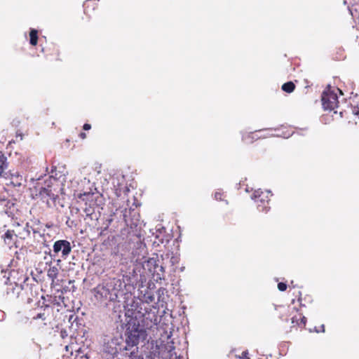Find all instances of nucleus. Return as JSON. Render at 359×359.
<instances>
[{
    "instance_id": "nucleus-27",
    "label": "nucleus",
    "mask_w": 359,
    "mask_h": 359,
    "mask_svg": "<svg viewBox=\"0 0 359 359\" xmlns=\"http://www.w3.org/2000/svg\"><path fill=\"white\" fill-rule=\"evenodd\" d=\"M13 236V231L8 230L4 235V241L6 243L10 244Z\"/></svg>"
},
{
    "instance_id": "nucleus-37",
    "label": "nucleus",
    "mask_w": 359,
    "mask_h": 359,
    "mask_svg": "<svg viewBox=\"0 0 359 359\" xmlns=\"http://www.w3.org/2000/svg\"><path fill=\"white\" fill-rule=\"evenodd\" d=\"M90 356L88 353L83 355H78L77 359H89Z\"/></svg>"
},
{
    "instance_id": "nucleus-28",
    "label": "nucleus",
    "mask_w": 359,
    "mask_h": 359,
    "mask_svg": "<svg viewBox=\"0 0 359 359\" xmlns=\"http://www.w3.org/2000/svg\"><path fill=\"white\" fill-rule=\"evenodd\" d=\"M41 299L43 300L42 302L41 301H39L37 302L38 307L40 308V309H43L44 311L46 309H48L50 308V305L45 303V297L43 296H41Z\"/></svg>"
},
{
    "instance_id": "nucleus-41",
    "label": "nucleus",
    "mask_w": 359,
    "mask_h": 359,
    "mask_svg": "<svg viewBox=\"0 0 359 359\" xmlns=\"http://www.w3.org/2000/svg\"><path fill=\"white\" fill-rule=\"evenodd\" d=\"M52 303L56 304L57 306H60V302L57 300V297H54L53 300L52 301Z\"/></svg>"
},
{
    "instance_id": "nucleus-20",
    "label": "nucleus",
    "mask_w": 359,
    "mask_h": 359,
    "mask_svg": "<svg viewBox=\"0 0 359 359\" xmlns=\"http://www.w3.org/2000/svg\"><path fill=\"white\" fill-rule=\"evenodd\" d=\"M38 42V31L36 29L31 28L29 31V43L32 46H36Z\"/></svg>"
},
{
    "instance_id": "nucleus-36",
    "label": "nucleus",
    "mask_w": 359,
    "mask_h": 359,
    "mask_svg": "<svg viewBox=\"0 0 359 359\" xmlns=\"http://www.w3.org/2000/svg\"><path fill=\"white\" fill-rule=\"evenodd\" d=\"M92 0H87L83 4L84 7V12L86 13L88 11V8L90 7V3Z\"/></svg>"
},
{
    "instance_id": "nucleus-39",
    "label": "nucleus",
    "mask_w": 359,
    "mask_h": 359,
    "mask_svg": "<svg viewBox=\"0 0 359 359\" xmlns=\"http://www.w3.org/2000/svg\"><path fill=\"white\" fill-rule=\"evenodd\" d=\"M91 128V125L89 123H84L83 126V129L84 130H89Z\"/></svg>"
},
{
    "instance_id": "nucleus-22",
    "label": "nucleus",
    "mask_w": 359,
    "mask_h": 359,
    "mask_svg": "<svg viewBox=\"0 0 359 359\" xmlns=\"http://www.w3.org/2000/svg\"><path fill=\"white\" fill-rule=\"evenodd\" d=\"M8 168L7 157L0 152V175H1L4 170Z\"/></svg>"
},
{
    "instance_id": "nucleus-43",
    "label": "nucleus",
    "mask_w": 359,
    "mask_h": 359,
    "mask_svg": "<svg viewBox=\"0 0 359 359\" xmlns=\"http://www.w3.org/2000/svg\"><path fill=\"white\" fill-rule=\"evenodd\" d=\"M355 10L359 12V4L356 3L355 5Z\"/></svg>"
},
{
    "instance_id": "nucleus-5",
    "label": "nucleus",
    "mask_w": 359,
    "mask_h": 359,
    "mask_svg": "<svg viewBox=\"0 0 359 359\" xmlns=\"http://www.w3.org/2000/svg\"><path fill=\"white\" fill-rule=\"evenodd\" d=\"M147 348L149 351L144 353L140 350L127 351L124 357L126 359H163L162 351L165 347L162 341L158 344L157 341L151 340L148 342Z\"/></svg>"
},
{
    "instance_id": "nucleus-44",
    "label": "nucleus",
    "mask_w": 359,
    "mask_h": 359,
    "mask_svg": "<svg viewBox=\"0 0 359 359\" xmlns=\"http://www.w3.org/2000/svg\"><path fill=\"white\" fill-rule=\"evenodd\" d=\"M13 205H14L13 203H11L10 201H8L6 205L9 207V208H11V207L13 206Z\"/></svg>"
},
{
    "instance_id": "nucleus-26",
    "label": "nucleus",
    "mask_w": 359,
    "mask_h": 359,
    "mask_svg": "<svg viewBox=\"0 0 359 359\" xmlns=\"http://www.w3.org/2000/svg\"><path fill=\"white\" fill-rule=\"evenodd\" d=\"M146 305H149V303L154 301V295L150 293L144 294L141 299Z\"/></svg>"
},
{
    "instance_id": "nucleus-3",
    "label": "nucleus",
    "mask_w": 359,
    "mask_h": 359,
    "mask_svg": "<svg viewBox=\"0 0 359 359\" xmlns=\"http://www.w3.org/2000/svg\"><path fill=\"white\" fill-rule=\"evenodd\" d=\"M116 219H121L119 221L121 225L126 226L130 229L129 233H133L139 238L137 242L141 241L142 231L145 226L143 221L140 220V216L138 211L132 208L117 209L114 212Z\"/></svg>"
},
{
    "instance_id": "nucleus-25",
    "label": "nucleus",
    "mask_w": 359,
    "mask_h": 359,
    "mask_svg": "<svg viewBox=\"0 0 359 359\" xmlns=\"http://www.w3.org/2000/svg\"><path fill=\"white\" fill-rule=\"evenodd\" d=\"M79 198H81L82 201H88L90 199L91 203H93V205H95V202H93V194L89 193V192H84L83 194H80Z\"/></svg>"
},
{
    "instance_id": "nucleus-49",
    "label": "nucleus",
    "mask_w": 359,
    "mask_h": 359,
    "mask_svg": "<svg viewBox=\"0 0 359 359\" xmlns=\"http://www.w3.org/2000/svg\"><path fill=\"white\" fill-rule=\"evenodd\" d=\"M32 302V299L31 298H29H29L27 299V303H28V304H30Z\"/></svg>"
},
{
    "instance_id": "nucleus-52",
    "label": "nucleus",
    "mask_w": 359,
    "mask_h": 359,
    "mask_svg": "<svg viewBox=\"0 0 359 359\" xmlns=\"http://www.w3.org/2000/svg\"><path fill=\"white\" fill-rule=\"evenodd\" d=\"M294 322V318H292V323Z\"/></svg>"
},
{
    "instance_id": "nucleus-31",
    "label": "nucleus",
    "mask_w": 359,
    "mask_h": 359,
    "mask_svg": "<svg viewBox=\"0 0 359 359\" xmlns=\"http://www.w3.org/2000/svg\"><path fill=\"white\" fill-rule=\"evenodd\" d=\"M165 260H168L171 263V264L173 266L176 262H177V257H175L174 256H172L170 257L169 254H166L164 256Z\"/></svg>"
},
{
    "instance_id": "nucleus-11",
    "label": "nucleus",
    "mask_w": 359,
    "mask_h": 359,
    "mask_svg": "<svg viewBox=\"0 0 359 359\" xmlns=\"http://www.w3.org/2000/svg\"><path fill=\"white\" fill-rule=\"evenodd\" d=\"M72 245L69 241L67 240H57L53 246V254H51V250H49V255L51 257L61 254V257L66 259L72 252Z\"/></svg>"
},
{
    "instance_id": "nucleus-38",
    "label": "nucleus",
    "mask_w": 359,
    "mask_h": 359,
    "mask_svg": "<svg viewBox=\"0 0 359 359\" xmlns=\"http://www.w3.org/2000/svg\"><path fill=\"white\" fill-rule=\"evenodd\" d=\"M215 198L217 201H222V193L216 191L215 193Z\"/></svg>"
},
{
    "instance_id": "nucleus-45",
    "label": "nucleus",
    "mask_w": 359,
    "mask_h": 359,
    "mask_svg": "<svg viewBox=\"0 0 359 359\" xmlns=\"http://www.w3.org/2000/svg\"><path fill=\"white\" fill-rule=\"evenodd\" d=\"M80 137H81L82 139H84V138H86V133H80Z\"/></svg>"
},
{
    "instance_id": "nucleus-1",
    "label": "nucleus",
    "mask_w": 359,
    "mask_h": 359,
    "mask_svg": "<svg viewBox=\"0 0 359 359\" xmlns=\"http://www.w3.org/2000/svg\"><path fill=\"white\" fill-rule=\"evenodd\" d=\"M137 283V274H133L132 276L124 275L123 276V281L120 279L113 278L104 284L97 285L95 288V296L97 299L108 300L109 302H119L118 298L124 294L123 287L129 285L135 288Z\"/></svg>"
},
{
    "instance_id": "nucleus-29",
    "label": "nucleus",
    "mask_w": 359,
    "mask_h": 359,
    "mask_svg": "<svg viewBox=\"0 0 359 359\" xmlns=\"http://www.w3.org/2000/svg\"><path fill=\"white\" fill-rule=\"evenodd\" d=\"M66 224L69 227H73L77 226V221L74 219H71L70 217H67Z\"/></svg>"
},
{
    "instance_id": "nucleus-4",
    "label": "nucleus",
    "mask_w": 359,
    "mask_h": 359,
    "mask_svg": "<svg viewBox=\"0 0 359 359\" xmlns=\"http://www.w3.org/2000/svg\"><path fill=\"white\" fill-rule=\"evenodd\" d=\"M35 189L38 191L36 195H39L40 198L46 202V204L50 206L49 200H52L55 202L59 198L58 194L62 190L60 184L55 177L49 176L48 180L44 181V185L35 187Z\"/></svg>"
},
{
    "instance_id": "nucleus-2",
    "label": "nucleus",
    "mask_w": 359,
    "mask_h": 359,
    "mask_svg": "<svg viewBox=\"0 0 359 359\" xmlns=\"http://www.w3.org/2000/svg\"><path fill=\"white\" fill-rule=\"evenodd\" d=\"M123 329V333L120 339L123 344L125 351L140 350L138 346L140 343L143 342L147 337V330L136 320H128L124 325Z\"/></svg>"
},
{
    "instance_id": "nucleus-14",
    "label": "nucleus",
    "mask_w": 359,
    "mask_h": 359,
    "mask_svg": "<svg viewBox=\"0 0 359 359\" xmlns=\"http://www.w3.org/2000/svg\"><path fill=\"white\" fill-rule=\"evenodd\" d=\"M22 290L23 287L21 285H18L15 283H11L6 288V295L9 299L17 298Z\"/></svg>"
},
{
    "instance_id": "nucleus-19",
    "label": "nucleus",
    "mask_w": 359,
    "mask_h": 359,
    "mask_svg": "<svg viewBox=\"0 0 359 359\" xmlns=\"http://www.w3.org/2000/svg\"><path fill=\"white\" fill-rule=\"evenodd\" d=\"M271 130V128L269 129H262V130H255V132H250L248 133V136L249 137H251V140L249 141L250 143H252L255 140H258L261 137H266V135H260L259 136L257 135L258 133H262V132H264V131H266V130Z\"/></svg>"
},
{
    "instance_id": "nucleus-47",
    "label": "nucleus",
    "mask_w": 359,
    "mask_h": 359,
    "mask_svg": "<svg viewBox=\"0 0 359 359\" xmlns=\"http://www.w3.org/2000/svg\"><path fill=\"white\" fill-rule=\"evenodd\" d=\"M58 299H59V300H62V302H63V300H64L65 297H62V296H59V297H58Z\"/></svg>"
},
{
    "instance_id": "nucleus-33",
    "label": "nucleus",
    "mask_w": 359,
    "mask_h": 359,
    "mask_svg": "<svg viewBox=\"0 0 359 359\" xmlns=\"http://www.w3.org/2000/svg\"><path fill=\"white\" fill-rule=\"evenodd\" d=\"M287 284L285 283H283V282H280L278 283V289L281 291V292H284L287 289Z\"/></svg>"
},
{
    "instance_id": "nucleus-10",
    "label": "nucleus",
    "mask_w": 359,
    "mask_h": 359,
    "mask_svg": "<svg viewBox=\"0 0 359 359\" xmlns=\"http://www.w3.org/2000/svg\"><path fill=\"white\" fill-rule=\"evenodd\" d=\"M146 308L147 309L143 312L142 316L140 318V324L147 330L149 328H151L153 325H157L159 319L156 308H151L149 305H147Z\"/></svg>"
},
{
    "instance_id": "nucleus-7",
    "label": "nucleus",
    "mask_w": 359,
    "mask_h": 359,
    "mask_svg": "<svg viewBox=\"0 0 359 359\" xmlns=\"http://www.w3.org/2000/svg\"><path fill=\"white\" fill-rule=\"evenodd\" d=\"M147 306L140 298L133 297L128 299L124 305L125 316L129 318V320H136L140 323V318Z\"/></svg>"
},
{
    "instance_id": "nucleus-21",
    "label": "nucleus",
    "mask_w": 359,
    "mask_h": 359,
    "mask_svg": "<svg viewBox=\"0 0 359 359\" xmlns=\"http://www.w3.org/2000/svg\"><path fill=\"white\" fill-rule=\"evenodd\" d=\"M69 323H71V328L75 330H77L79 325H81L79 317L75 314H71L69 316Z\"/></svg>"
},
{
    "instance_id": "nucleus-51",
    "label": "nucleus",
    "mask_w": 359,
    "mask_h": 359,
    "mask_svg": "<svg viewBox=\"0 0 359 359\" xmlns=\"http://www.w3.org/2000/svg\"><path fill=\"white\" fill-rule=\"evenodd\" d=\"M314 331L316 332H319V330L317 329L316 327H314Z\"/></svg>"
},
{
    "instance_id": "nucleus-15",
    "label": "nucleus",
    "mask_w": 359,
    "mask_h": 359,
    "mask_svg": "<svg viewBox=\"0 0 359 359\" xmlns=\"http://www.w3.org/2000/svg\"><path fill=\"white\" fill-rule=\"evenodd\" d=\"M165 229L164 227H161L156 230V233L154 236V240L153 241L154 245H160L161 244H167L168 243V239L167 236L163 234V232H165Z\"/></svg>"
},
{
    "instance_id": "nucleus-32",
    "label": "nucleus",
    "mask_w": 359,
    "mask_h": 359,
    "mask_svg": "<svg viewBox=\"0 0 359 359\" xmlns=\"http://www.w3.org/2000/svg\"><path fill=\"white\" fill-rule=\"evenodd\" d=\"M33 319L34 320L41 319L43 320H45L46 319V316L45 312H40V313H37L36 316L33 318Z\"/></svg>"
},
{
    "instance_id": "nucleus-13",
    "label": "nucleus",
    "mask_w": 359,
    "mask_h": 359,
    "mask_svg": "<svg viewBox=\"0 0 359 359\" xmlns=\"http://www.w3.org/2000/svg\"><path fill=\"white\" fill-rule=\"evenodd\" d=\"M165 265L164 255H161V259L158 260L157 264L155 266V269L152 271V273L150 275L151 278L156 282L164 280L165 277Z\"/></svg>"
},
{
    "instance_id": "nucleus-18",
    "label": "nucleus",
    "mask_w": 359,
    "mask_h": 359,
    "mask_svg": "<svg viewBox=\"0 0 359 359\" xmlns=\"http://www.w3.org/2000/svg\"><path fill=\"white\" fill-rule=\"evenodd\" d=\"M58 271H59V270L57 266H50V267L48 270V272H47V276H48V278L52 280V282H54V280L57 278V275H58Z\"/></svg>"
},
{
    "instance_id": "nucleus-6",
    "label": "nucleus",
    "mask_w": 359,
    "mask_h": 359,
    "mask_svg": "<svg viewBox=\"0 0 359 359\" xmlns=\"http://www.w3.org/2000/svg\"><path fill=\"white\" fill-rule=\"evenodd\" d=\"M136 243L137 248L133 250L132 254L133 255L134 257L137 256L135 261L140 262V263L142 264V267L144 272L148 276H150L151 273H152V271L155 269V266L157 264L159 259L158 258V257L146 259V245L141 241L137 242Z\"/></svg>"
},
{
    "instance_id": "nucleus-35",
    "label": "nucleus",
    "mask_w": 359,
    "mask_h": 359,
    "mask_svg": "<svg viewBox=\"0 0 359 359\" xmlns=\"http://www.w3.org/2000/svg\"><path fill=\"white\" fill-rule=\"evenodd\" d=\"M251 140V137L248 136V133L242 134V140L246 143H250L249 141Z\"/></svg>"
},
{
    "instance_id": "nucleus-48",
    "label": "nucleus",
    "mask_w": 359,
    "mask_h": 359,
    "mask_svg": "<svg viewBox=\"0 0 359 359\" xmlns=\"http://www.w3.org/2000/svg\"><path fill=\"white\" fill-rule=\"evenodd\" d=\"M321 330H322L321 332H325V326H324V325H321Z\"/></svg>"
},
{
    "instance_id": "nucleus-8",
    "label": "nucleus",
    "mask_w": 359,
    "mask_h": 359,
    "mask_svg": "<svg viewBox=\"0 0 359 359\" xmlns=\"http://www.w3.org/2000/svg\"><path fill=\"white\" fill-rule=\"evenodd\" d=\"M125 348L120 337H113L104 343L102 353L107 359H114L118 355L124 357Z\"/></svg>"
},
{
    "instance_id": "nucleus-30",
    "label": "nucleus",
    "mask_w": 359,
    "mask_h": 359,
    "mask_svg": "<svg viewBox=\"0 0 359 359\" xmlns=\"http://www.w3.org/2000/svg\"><path fill=\"white\" fill-rule=\"evenodd\" d=\"M24 230L27 232V235H29L31 231H32L34 233H37L38 231L34 229L32 226L29 224V223H27L25 226L24 227Z\"/></svg>"
},
{
    "instance_id": "nucleus-40",
    "label": "nucleus",
    "mask_w": 359,
    "mask_h": 359,
    "mask_svg": "<svg viewBox=\"0 0 359 359\" xmlns=\"http://www.w3.org/2000/svg\"><path fill=\"white\" fill-rule=\"evenodd\" d=\"M6 313L4 311L0 310V321H3L5 319Z\"/></svg>"
},
{
    "instance_id": "nucleus-17",
    "label": "nucleus",
    "mask_w": 359,
    "mask_h": 359,
    "mask_svg": "<svg viewBox=\"0 0 359 359\" xmlns=\"http://www.w3.org/2000/svg\"><path fill=\"white\" fill-rule=\"evenodd\" d=\"M86 207L83 208V212L86 214V217H88L90 220L97 219V215L95 213V208L92 206L90 203L89 206H87L86 203Z\"/></svg>"
},
{
    "instance_id": "nucleus-42",
    "label": "nucleus",
    "mask_w": 359,
    "mask_h": 359,
    "mask_svg": "<svg viewBox=\"0 0 359 359\" xmlns=\"http://www.w3.org/2000/svg\"><path fill=\"white\" fill-rule=\"evenodd\" d=\"M306 323V318L305 316H303L301 318V323H302L304 325V326H305Z\"/></svg>"
},
{
    "instance_id": "nucleus-9",
    "label": "nucleus",
    "mask_w": 359,
    "mask_h": 359,
    "mask_svg": "<svg viewBox=\"0 0 359 359\" xmlns=\"http://www.w3.org/2000/svg\"><path fill=\"white\" fill-rule=\"evenodd\" d=\"M321 101L325 110L332 111L338 107L337 95L334 90H331L330 85L323 90L321 95Z\"/></svg>"
},
{
    "instance_id": "nucleus-24",
    "label": "nucleus",
    "mask_w": 359,
    "mask_h": 359,
    "mask_svg": "<svg viewBox=\"0 0 359 359\" xmlns=\"http://www.w3.org/2000/svg\"><path fill=\"white\" fill-rule=\"evenodd\" d=\"M116 219L114 217V213L110 215V217L106 219L105 224L106 226L104 228H101V231L100 232V235H104V231L107 230L109 226Z\"/></svg>"
},
{
    "instance_id": "nucleus-46",
    "label": "nucleus",
    "mask_w": 359,
    "mask_h": 359,
    "mask_svg": "<svg viewBox=\"0 0 359 359\" xmlns=\"http://www.w3.org/2000/svg\"><path fill=\"white\" fill-rule=\"evenodd\" d=\"M172 349H174V346H169L168 351L170 352Z\"/></svg>"
},
{
    "instance_id": "nucleus-23",
    "label": "nucleus",
    "mask_w": 359,
    "mask_h": 359,
    "mask_svg": "<svg viewBox=\"0 0 359 359\" xmlns=\"http://www.w3.org/2000/svg\"><path fill=\"white\" fill-rule=\"evenodd\" d=\"M281 89L287 93H291L295 89V85L292 81H287L283 84Z\"/></svg>"
},
{
    "instance_id": "nucleus-34",
    "label": "nucleus",
    "mask_w": 359,
    "mask_h": 359,
    "mask_svg": "<svg viewBox=\"0 0 359 359\" xmlns=\"http://www.w3.org/2000/svg\"><path fill=\"white\" fill-rule=\"evenodd\" d=\"M79 213V209L76 207L70 208V215L72 217H74V215H78Z\"/></svg>"
},
{
    "instance_id": "nucleus-12",
    "label": "nucleus",
    "mask_w": 359,
    "mask_h": 359,
    "mask_svg": "<svg viewBox=\"0 0 359 359\" xmlns=\"http://www.w3.org/2000/svg\"><path fill=\"white\" fill-rule=\"evenodd\" d=\"M269 194H271L270 190L266 191V194H265L260 189L255 190L253 194L251 196V198L255 201L257 203H260V204L257 205V209L259 212H268L270 210V207L269 206Z\"/></svg>"
},
{
    "instance_id": "nucleus-50",
    "label": "nucleus",
    "mask_w": 359,
    "mask_h": 359,
    "mask_svg": "<svg viewBox=\"0 0 359 359\" xmlns=\"http://www.w3.org/2000/svg\"><path fill=\"white\" fill-rule=\"evenodd\" d=\"M60 262H61V260L60 259H57V265H59Z\"/></svg>"
},
{
    "instance_id": "nucleus-16",
    "label": "nucleus",
    "mask_w": 359,
    "mask_h": 359,
    "mask_svg": "<svg viewBox=\"0 0 359 359\" xmlns=\"http://www.w3.org/2000/svg\"><path fill=\"white\" fill-rule=\"evenodd\" d=\"M11 175V184L13 187H25L26 180L24 179L22 175H20L18 172L10 173Z\"/></svg>"
}]
</instances>
